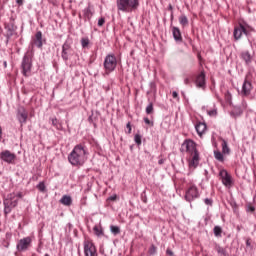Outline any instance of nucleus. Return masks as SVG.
<instances>
[{
	"label": "nucleus",
	"instance_id": "obj_21",
	"mask_svg": "<svg viewBox=\"0 0 256 256\" xmlns=\"http://www.w3.org/2000/svg\"><path fill=\"white\" fill-rule=\"evenodd\" d=\"M195 129H196L198 135L201 137V135H203V133H205V131H207V124L200 122V123L196 124Z\"/></svg>",
	"mask_w": 256,
	"mask_h": 256
},
{
	"label": "nucleus",
	"instance_id": "obj_2",
	"mask_svg": "<svg viewBox=\"0 0 256 256\" xmlns=\"http://www.w3.org/2000/svg\"><path fill=\"white\" fill-rule=\"evenodd\" d=\"M139 0H116L117 11L121 13H133L139 9Z\"/></svg>",
	"mask_w": 256,
	"mask_h": 256
},
{
	"label": "nucleus",
	"instance_id": "obj_22",
	"mask_svg": "<svg viewBox=\"0 0 256 256\" xmlns=\"http://www.w3.org/2000/svg\"><path fill=\"white\" fill-rule=\"evenodd\" d=\"M60 203L62 205H65L66 207L71 206V204L73 203V199L71 198V196L69 195H64L62 196V198L60 199Z\"/></svg>",
	"mask_w": 256,
	"mask_h": 256
},
{
	"label": "nucleus",
	"instance_id": "obj_27",
	"mask_svg": "<svg viewBox=\"0 0 256 256\" xmlns=\"http://www.w3.org/2000/svg\"><path fill=\"white\" fill-rule=\"evenodd\" d=\"M93 231L96 237H103V228H101V226L95 225Z\"/></svg>",
	"mask_w": 256,
	"mask_h": 256
},
{
	"label": "nucleus",
	"instance_id": "obj_8",
	"mask_svg": "<svg viewBox=\"0 0 256 256\" xmlns=\"http://www.w3.org/2000/svg\"><path fill=\"white\" fill-rule=\"evenodd\" d=\"M0 159L4 161V163L13 165V163H15V160L17 159V156L15 155V153L9 150H4L0 153Z\"/></svg>",
	"mask_w": 256,
	"mask_h": 256
},
{
	"label": "nucleus",
	"instance_id": "obj_17",
	"mask_svg": "<svg viewBox=\"0 0 256 256\" xmlns=\"http://www.w3.org/2000/svg\"><path fill=\"white\" fill-rule=\"evenodd\" d=\"M253 89V86L251 84V82H249L248 80H245L243 85H242V91L241 94L242 95H251V90Z\"/></svg>",
	"mask_w": 256,
	"mask_h": 256
},
{
	"label": "nucleus",
	"instance_id": "obj_30",
	"mask_svg": "<svg viewBox=\"0 0 256 256\" xmlns=\"http://www.w3.org/2000/svg\"><path fill=\"white\" fill-rule=\"evenodd\" d=\"M216 251L219 255L227 256V250L221 246H216Z\"/></svg>",
	"mask_w": 256,
	"mask_h": 256
},
{
	"label": "nucleus",
	"instance_id": "obj_10",
	"mask_svg": "<svg viewBox=\"0 0 256 256\" xmlns=\"http://www.w3.org/2000/svg\"><path fill=\"white\" fill-rule=\"evenodd\" d=\"M31 247V237H25L19 240L16 249L19 252L27 251Z\"/></svg>",
	"mask_w": 256,
	"mask_h": 256
},
{
	"label": "nucleus",
	"instance_id": "obj_26",
	"mask_svg": "<svg viewBox=\"0 0 256 256\" xmlns=\"http://www.w3.org/2000/svg\"><path fill=\"white\" fill-rule=\"evenodd\" d=\"M214 157L216 161H220V163H223L225 161V158L223 157V153L221 151L216 150L214 151Z\"/></svg>",
	"mask_w": 256,
	"mask_h": 256
},
{
	"label": "nucleus",
	"instance_id": "obj_14",
	"mask_svg": "<svg viewBox=\"0 0 256 256\" xmlns=\"http://www.w3.org/2000/svg\"><path fill=\"white\" fill-rule=\"evenodd\" d=\"M32 45H35V47H38V49H41V47H43V33L41 31H38L35 34Z\"/></svg>",
	"mask_w": 256,
	"mask_h": 256
},
{
	"label": "nucleus",
	"instance_id": "obj_4",
	"mask_svg": "<svg viewBox=\"0 0 256 256\" xmlns=\"http://www.w3.org/2000/svg\"><path fill=\"white\" fill-rule=\"evenodd\" d=\"M15 197H16L15 193H10L4 199L3 203H4L5 215H9V213H11V209L17 207V203H19V200Z\"/></svg>",
	"mask_w": 256,
	"mask_h": 256
},
{
	"label": "nucleus",
	"instance_id": "obj_5",
	"mask_svg": "<svg viewBox=\"0 0 256 256\" xmlns=\"http://www.w3.org/2000/svg\"><path fill=\"white\" fill-rule=\"evenodd\" d=\"M251 31H253V28L247 24H240L239 26L235 27L233 32L235 41H239V39L243 37V33L244 35L249 36V33H251Z\"/></svg>",
	"mask_w": 256,
	"mask_h": 256
},
{
	"label": "nucleus",
	"instance_id": "obj_36",
	"mask_svg": "<svg viewBox=\"0 0 256 256\" xmlns=\"http://www.w3.org/2000/svg\"><path fill=\"white\" fill-rule=\"evenodd\" d=\"M208 115L210 117H217V109L208 110Z\"/></svg>",
	"mask_w": 256,
	"mask_h": 256
},
{
	"label": "nucleus",
	"instance_id": "obj_19",
	"mask_svg": "<svg viewBox=\"0 0 256 256\" xmlns=\"http://www.w3.org/2000/svg\"><path fill=\"white\" fill-rule=\"evenodd\" d=\"M69 49H71V46L69 44L64 43L62 46V54L61 57L64 61H69Z\"/></svg>",
	"mask_w": 256,
	"mask_h": 256
},
{
	"label": "nucleus",
	"instance_id": "obj_6",
	"mask_svg": "<svg viewBox=\"0 0 256 256\" xmlns=\"http://www.w3.org/2000/svg\"><path fill=\"white\" fill-rule=\"evenodd\" d=\"M201 194H199V188L192 184L188 187L185 193V199L191 203V201H195V199H199Z\"/></svg>",
	"mask_w": 256,
	"mask_h": 256
},
{
	"label": "nucleus",
	"instance_id": "obj_28",
	"mask_svg": "<svg viewBox=\"0 0 256 256\" xmlns=\"http://www.w3.org/2000/svg\"><path fill=\"white\" fill-rule=\"evenodd\" d=\"M179 23L182 25V27H186V25H189V19L185 15H181L179 17Z\"/></svg>",
	"mask_w": 256,
	"mask_h": 256
},
{
	"label": "nucleus",
	"instance_id": "obj_33",
	"mask_svg": "<svg viewBox=\"0 0 256 256\" xmlns=\"http://www.w3.org/2000/svg\"><path fill=\"white\" fill-rule=\"evenodd\" d=\"M36 187L41 191V193H45V189H47L45 186V182H40Z\"/></svg>",
	"mask_w": 256,
	"mask_h": 256
},
{
	"label": "nucleus",
	"instance_id": "obj_51",
	"mask_svg": "<svg viewBox=\"0 0 256 256\" xmlns=\"http://www.w3.org/2000/svg\"><path fill=\"white\" fill-rule=\"evenodd\" d=\"M1 134H2V130H1V126H0V137H1Z\"/></svg>",
	"mask_w": 256,
	"mask_h": 256
},
{
	"label": "nucleus",
	"instance_id": "obj_39",
	"mask_svg": "<svg viewBox=\"0 0 256 256\" xmlns=\"http://www.w3.org/2000/svg\"><path fill=\"white\" fill-rule=\"evenodd\" d=\"M149 253L151 255H155L157 253V247H155V245H152L149 249Z\"/></svg>",
	"mask_w": 256,
	"mask_h": 256
},
{
	"label": "nucleus",
	"instance_id": "obj_49",
	"mask_svg": "<svg viewBox=\"0 0 256 256\" xmlns=\"http://www.w3.org/2000/svg\"><path fill=\"white\" fill-rule=\"evenodd\" d=\"M109 199L110 201H115V199H117V196H111Z\"/></svg>",
	"mask_w": 256,
	"mask_h": 256
},
{
	"label": "nucleus",
	"instance_id": "obj_38",
	"mask_svg": "<svg viewBox=\"0 0 256 256\" xmlns=\"http://www.w3.org/2000/svg\"><path fill=\"white\" fill-rule=\"evenodd\" d=\"M246 211H247V213H255V206L247 205Z\"/></svg>",
	"mask_w": 256,
	"mask_h": 256
},
{
	"label": "nucleus",
	"instance_id": "obj_37",
	"mask_svg": "<svg viewBox=\"0 0 256 256\" xmlns=\"http://www.w3.org/2000/svg\"><path fill=\"white\" fill-rule=\"evenodd\" d=\"M134 141H135L136 145H141V135L136 134L134 136Z\"/></svg>",
	"mask_w": 256,
	"mask_h": 256
},
{
	"label": "nucleus",
	"instance_id": "obj_15",
	"mask_svg": "<svg viewBox=\"0 0 256 256\" xmlns=\"http://www.w3.org/2000/svg\"><path fill=\"white\" fill-rule=\"evenodd\" d=\"M196 87L199 89H205V72H201L197 77H196Z\"/></svg>",
	"mask_w": 256,
	"mask_h": 256
},
{
	"label": "nucleus",
	"instance_id": "obj_23",
	"mask_svg": "<svg viewBox=\"0 0 256 256\" xmlns=\"http://www.w3.org/2000/svg\"><path fill=\"white\" fill-rule=\"evenodd\" d=\"M16 29L17 28L13 24H9L6 26L8 39H10V37H13L15 35Z\"/></svg>",
	"mask_w": 256,
	"mask_h": 256
},
{
	"label": "nucleus",
	"instance_id": "obj_45",
	"mask_svg": "<svg viewBox=\"0 0 256 256\" xmlns=\"http://www.w3.org/2000/svg\"><path fill=\"white\" fill-rule=\"evenodd\" d=\"M189 83H191V80H189V78H185L184 79V84L189 85Z\"/></svg>",
	"mask_w": 256,
	"mask_h": 256
},
{
	"label": "nucleus",
	"instance_id": "obj_41",
	"mask_svg": "<svg viewBox=\"0 0 256 256\" xmlns=\"http://www.w3.org/2000/svg\"><path fill=\"white\" fill-rule=\"evenodd\" d=\"M204 203H205V205H213V200L209 199V198H205Z\"/></svg>",
	"mask_w": 256,
	"mask_h": 256
},
{
	"label": "nucleus",
	"instance_id": "obj_16",
	"mask_svg": "<svg viewBox=\"0 0 256 256\" xmlns=\"http://www.w3.org/2000/svg\"><path fill=\"white\" fill-rule=\"evenodd\" d=\"M240 57L245 62V65H251L253 63V56L247 50L241 52Z\"/></svg>",
	"mask_w": 256,
	"mask_h": 256
},
{
	"label": "nucleus",
	"instance_id": "obj_9",
	"mask_svg": "<svg viewBox=\"0 0 256 256\" xmlns=\"http://www.w3.org/2000/svg\"><path fill=\"white\" fill-rule=\"evenodd\" d=\"M84 255L85 256H98L97 248L90 240L84 241Z\"/></svg>",
	"mask_w": 256,
	"mask_h": 256
},
{
	"label": "nucleus",
	"instance_id": "obj_53",
	"mask_svg": "<svg viewBox=\"0 0 256 256\" xmlns=\"http://www.w3.org/2000/svg\"><path fill=\"white\" fill-rule=\"evenodd\" d=\"M161 163H163V161L160 160V161H159V164L161 165Z\"/></svg>",
	"mask_w": 256,
	"mask_h": 256
},
{
	"label": "nucleus",
	"instance_id": "obj_47",
	"mask_svg": "<svg viewBox=\"0 0 256 256\" xmlns=\"http://www.w3.org/2000/svg\"><path fill=\"white\" fill-rule=\"evenodd\" d=\"M23 2H24V0H16V3L18 4V5H23Z\"/></svg>",
	"mask_w": 256,
	"mask_h": 256
},
{
	"label": "nucleus",
	"instance_id": "obj_50",
	"mask_svg": "<svg viewBox=\"0 0 256 256\" xmlns=\"http://www.w3.org/2000/svg\"><path fill=\"white\" fill-rule=\"evenodd\" d=\"M246 246L251 247V241L250 240L246 241Z\"/></svg>",
	"mask_w": 256,
	"mask_h": 256
},
{
	"label": "nucleus",
	"instance_id": "obj_35",
	"mask_svg": "<svg viewBox=\"0 0 256 256\" xmlns=\"http://www.w3.org/2000/svg\"><path fill=\"white\" fill-rule=\"evenodd\" d=\"M81 45L85 49V47H88L89 45V39L88 38H82Z\"/></svg>",
	"mask_w": 256,
	"mask_h": 256
},
{
	"label": "nucleus",
	"instance_id": "obj_31",
	"mask_svg": "<svg viewBox=\"0 0 256 256\" xmlns=\"http://www.w3.org/2000/svg\"><path fill=\"white\" fill-rule=\"evenodd\" d=\"M84 15L87 19H91L93 17V11H91V8H85Z\"/></svg>",
	"mask_w": 256,
	"mask_h": 256
},
{
	"label": "nucleus",
	"instance_id": "obj_54",
	"mask_svg": "<svg viewBox=\"0 0 256 256\" xmlns=\"http://www.w3.org/2000/svg\"><path fill=\"white\" fill-rule=\"evenodd\" d=\"M170 9H173V7H172V6H170Z\"/></svg>",
	"mask_w": 256,
	"mask_h": 256
},
{
	"label": "nucleus",
	"instance_id": "obj_24",
	"mask_svg": "<svg viewBox=\"0 0 256 256\" xmlns=\"http://www.w3.org/2000/svg\"><path fill=\"white\" fill-rule=\"evenodd\" d=\"M229 153H231V149L229 148V145H227V141L222 140V154L229 155Z\"/></svg>",
	"mask_w": 256,
	"mask_h": 256
},
{
	"label": "nucleus",
	"instance_id": "obj_46",
	"mask_svg": "<svg viewBox=\"0 0 256 256\" xmlns=\"http://www.w3.org/2000/svg\"><path fill=\"white\" fill-rule=\"evenodd\" d=\"M166 253H167V255L173 256V251H171V249H167Z\"/></svg>",
	"mask_w": 256,
	"mask_h": 256
},
{
	"label": "nucleus",
	"instance_id": "obj_34",
	"mask_svg": "<svg viewBox=\"0 0 256 256\" xmlns=\"http://www.w3.org/2000/svg\"><path fill=\"white\" fill-rule=\"evenodd\" d=\"M146 113L147 115H151L153 113V103H149L148 106L146 107Z\"/></svg>",
	"mask_w": 256,
	"mask_h": 256
},
{
	"label": "nucleus",
	"instance_id": "obj_13",
	"mask_svg": "<svg viewBox=\"0 0 256 256\" xmlns=\"http://www.w3.org/2000/svg\"><path fill=\"white\" fill-rule=\"evenodd\" d=\"M219 175L221 177L223 185H225V187H231L233 182L231 181V176L229 175V173L226 172V170H221Z\"/></svg>",
	"mask_w": 256,
	"mask_h": 256
},
{
	"label": "nucleus",
	"instance_id": "obj_7",
	"mask_svg": "<svg viewBox=\"0 0 256 256\" xmlns=\"http://www.w3.org/2000/svg\"><path fill=\"white\" fill-rule=\"evenodd\" d=\"M31 67H33V63L31 62V57L28 54L24 55L22 59L21 69L24 77H29L31 75Z\"/></svg>",
	"mask_w": 256,
	"mask_h": 256
},
{
	"label": "nucleus",
	"instance_id": "obj_44",
	"mask_svg": "<svg viewBox=\"0 0 256 256\" xmlns=\"http://www.w3.org/2000/svg\"><path fill=\"white\" fill-rule=\"evenodd\" d=\"M15 195H16V196H15V199H17V197H18L19 199H21V198L23 197V193H21V192L15 194Z\"/></svg>",
	"mask_w": 256,
	"mask_h": 256
},
{
	"label": "nucleus",
	"instance_id": "obj_11",
	"mask_svg": "<svg viewBox=\"0 0 256 256\" xmlns=\"http://www.w3.org/2000/svg\"><path fill=\"white\" fill-rule=\"evenodd\" d=\"M27 117H29L27 110L25 109V107L20 106L17 110V119L19 123H21V125L27 123Z\"/></svg>",
	"mask_w": 256,
	"mask_h": 256
},
{
	"label": "nucleus",
	"instance_id": "obj_43",
	"mask_svg": "<svg viewBox=\"0 0 256 256\" xmlns=\"http://www.w3.org/2000/svg\"><path fill=\"white\" fill-rule=\"evenodd\" d=\"M172 97L174 99H177V97H179V94L176 91H174V92H172Z\"/></svg>",
	"mask_w": 256,
	"mask_h": 256
},
{
	"label": "nucleus",
	"instance_id": "obj_12",
	"mask_svg": "<svg viewBox=\"0 0 256 256\" xmlns=\"http://www.w3.org/2000/svg\"><path fill=\"white\" fill-rule=\"evenodd\" d=\"M182 149H185L187 151V153H195V151H197L196 148V144L193 140H186L183 144H182Z\"/></svg>",
	"mask_w": 256,
	"mask_h": 256
},
{
	"label": "nucleus",
	"instance_id": "obj_20",
	"mask_svg": "<svg viewBox=\"0 0 256 256\" xmlns=\"http://www.w3.org/2000/svg\"><path fill=\"white\" fill-rule=\"evenodd\" d=\"M197 165H199V152L195 151L192 153V159L189 161V167H193L195 169Z\"/></svg>",
	"mask_w": 256,
	"mask_h": 256
},
{
	"label": "nucleus",
	"instance_id": "obj_42",
	"mask_svg": "<svg viewBox=\"0 0 256 256\" xmlns=\"http://www.w3.org/2000/svg\"><path fill=\"white\" fill-rule=\"evenodd\" d=\"M144 123H146V125H150L151 127H153V122L149 120V118H144Z\"/></svg>",
	"mask_w": 256,
	"mask_h": 256
},
{
	"label": "nucleus",
	"instance_id": "obj_25",
	"mask_svg": "<svg viewBox=\"0 0 256 256\" xmlns=\"http://www.w3.org/2000/svg\"><path fill=\"white\" fill-rule=\"evenodd\" d=\"M50 121L52 122L53 127L57 129V131H61V129H63V125L59 123V120H57V118H51Z\"/></svg>",
	"mask_w": 256,
	"mask_h": 256
},
{
	"label": "nucleus",
	"instance_id": "obj_48",
	"mask_svg": "<svg viewBox=\"0 0 256 256\" xmlns=\"http://www.w3.org/2000/svg\"><path fill=\"white\" fill-rule=\"evenodd\" d=\"M126 127H127V129H129V133H131V124L128 123V124L126 125Z\"/></svg>",
	"mask_w": 256,
	"mask_h": 256
},
{
	"label": "nucleus",
	"instance_id": "obj_52",
	"mask_svg": "<svg viewBox=\"0 0 256 256\" xmlns=\"http://www.w3.org/2000/svg\"><path fill=\"white\" fill-rule=\"evenodd\" d=\"M5 67H7V62H4Z\"/></svg>",
	"mask_w": 256,
	"mask_h": 256
},
{
	"label": "nucleus",
	"instance_id": "obj_3",
	"mask_svg": "<svg viewBox=\"0 0 256 256\" xmlns=\"http://www.w3.org/2000/svg\"><path fill=\"white\" fill-rule=\"evenodd\" d=\"M104 76L111 75L115 69H117V57L114 54H108L104 58Z\"/></svg>",
	"mask_w": 256,
	"mask_h": 256
},
{
	"label": "nucleus",
	"instance_id": "obj_55",
	"mask_svg": "<svg viewBox=\"0 0 256 256\" xmlns=\"http://www.w3.org/2000/svg\"><path fill=\"white\" fill-rule=\"evenodd\" d=\"M45 256H49V254H45Z\"/></svg>",
	"mask_w": 256,
	"mask_h": 256
},
{
	"label": "nucleus",
	"instance_id": "obj_40",
	"mask_svg": "<svg viewBox=\"0 0 256 256\" xmlns=\"http://www.w3.org/2000/svg\"><path fill=\"white\" fill-rule=\"evenodd\" d=\"M103 25H105V18H100L98 20V27H103Z\"/></svg>",
	"mask_w": 256,
	"mask_h": 256
},
{
	"label": "nucleus",
	"instance_id": "obj_29",
	"mask_svg": "<svg viewBox=\"0 0 256 256\" xmlns=\"http://www.w3.org/2000/svg\"><path fill=\"white\" fill-rule=\"evenodd\" d=\"M110 231L113 235H119V233H121V228L119 226L111 225Z\"/></svg>",
	"mask_w": 256,
	"mask_h": 256
},
{
	"label": "nucleus",
	"instance_id": "obj_1",
	"mask_svg": "<svg viewBox=\"0 0 256 256\" xmlns=\"http://www.w3.org/2000/svg\"><path fill=\"white\" fill-rule=\"evenodd\" d=\"M87 151L83 145H76L68 155V161L73 167H81L87 161Z\"/></svg>",
	"mask_w": 256,
	"mask_h": 256
},
{
	"label": "nucleus",
	"instance_id": "obj_18",
	"mask_svg": "<svg viewBox=\"0 0 256 256\" xmlns=\"http://www.w3.org/2000/svg\"><path fill=\"white\" fill-rule=\"evenodd\" d=\"M172 35L177 43H181V41H183V36H181V30L178 27H172Z\"/></svg>",
	"mask_w": 256,
	"mask_h": 256
},
{
	"label": "nucleus",
	"instance_id": "obj_32",
	"mask_svg": "<svg viewBox=\"0 0 256 256\" xmlns=\"http://www.w3.org/2000/svg\"><path fill=\"white\" fill-rule=\"evenodd\" d=\"M221 233H223V229H221V226H215L214 227L215 237H221Z\"/></svg>",
	"mask_w": 256,
	"mask_h": 256
}]
</instances>
